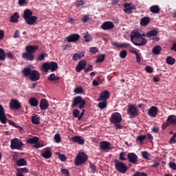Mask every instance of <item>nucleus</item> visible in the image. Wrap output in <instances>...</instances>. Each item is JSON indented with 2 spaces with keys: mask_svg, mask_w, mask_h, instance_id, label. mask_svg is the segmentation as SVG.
<instances>
[{
  "mask_svg": "<svg viewBox=\"0 0 176 176\" xmlns=\"http://www.w3.org/2000/svg\"><path fill=\"white\" fill-rule=\"evenodd\" d=\"M22 74L25 78H29L32 82H36L41 79V73L38 70L31 69L30 67L23 68Z\"/></svg>",
  "mask_w": 176,
  "mask_h": 176,
  "instance_id": "f257e3e1",
  "label": "nucleus"
},
{
  "mask_svg": "<svg viewBox=\"0 0 176 176\" xmlns=\"http://www.w3.org/2000/svg\"><path fill=\"white\" fill-rule=\"evenodd\" d=\"M39 49L38 45H27L25 47L26 52L22 54L23 58L28 61H34V53Z\"/></svg>",
  "mask_w": 176,
  "mask_h": 176,
  "instance_id": "f03ea898",
  "label": "nucleus"
},
{
  "mask_svg": "<svg viewBox=\"0 0 176 176\" xmlns=\"http://www.w3.org/2000/svg\"><path fill=\"white\" fill-rule=\"evenodd\" d=\"M23 19L28 25H33L38 20V17L36 16H32V11L30 9H26L23 12Z\"/></svg>",
  "mask_w": 176,
  "mask_h": 176,
  "instance_id": "7ed1b4c3",
  "label": "nucleus"
},
{
  "mask_svg": "<svg viewBox=\"0 0 176 176\" xmlns=\"http://www.w3.org/2000/svg\"><path fill=\"white\" fill-rule=\"evenodd\" d=\"M58 68V65L56 62H46L44 63L41 67V71L43 72H49V71H51V72H54L57 71Z\"/></svg>",
  "mask_w": 176,
  "mask_h": 176,
  "instance_id": "20e7f679",
  "label": "nucleus"
},
{
  "mask_svg": "<svg viewBox=\"0 0 176 176\" xmlns=\"http://www.w3.org/2000/svg\"><path fill=\"white\" fill-rule=\"evenodd\" d=\"M78 109H83L86 105V100L81 96L74 97L72 100V108H75L76 107H78Z\"/></svg>",
  "mask_w": 176,
  "mask_h": 176,
  "instance_id": "39448f33",
  "label": "nucleus"
},
{
  "mask_svg": "<svg viewBox=\"0 0 176 176\" xmlns=\"http://www.w3.org/2000/svg\"><path fill=\"white\" fill-rule=\"evenodd\" d=\"M87 159H89V157L86 153L83 152L78 153L74 159V164L76 166H82V164L87 162Z\"/></svg>",
  "mask_w": 176,
  "mask_h": 176,
  "instance_id": "423d86ee",
  "label": "nucleus"
},
{
  "mask_svg": "<svg viewBox=\"0 0 176 176\" xmlns=\"http://www.w3.org/2000/svg\"><path fill=\"white\" fill-rule=\"evenodd\" d=\"M11 149H17L18 151H23V148H24V143L18 138H14L11 140L10 144Z\"/></svg>",
  "mask_w": 176,
  "mask_h": 176,
  "instance_id": "0eeeda50",
  "label": "nucleus"
},
{
  "mask_svg": "<svg viewBox=\"0 0 176 176\" xmlns=\"http://www.w3.org/2000/svg\"><path fill=\"white\" fill-rule=\"evenodd\" d=\"M114 163L116 170L119 171V173H121V174H125V173L127 172V170H129V168H127V166H126L124 163L118 161V160H114Z\"/></svg>",
  "mask_w": 176,
  "mask_h": 176,
  "instance_id": "6e6552de",
  "label": "nucleus"
},
{
  "mask_svg": "<svg viewBox=\"0 0 176 176\" xmlns=\"http://www.w3.org/2000/svg\"><path fill=\"white\" fill-rule=\"evenodd\" d=\"M127 114L131 118H137L138 116V109L134 104H128Z\"/></svg>",
  "mask_w": 176,
  "mask_h": 176,
  "instance_id": "1a4fd4ad",
  "label": "nucleus"
},
{
  "mask_svg": "<svg viewBox=\"0 0 176 176\" xmlns=\"http://www.w3.org/2000/svg\"><path fill=\"white\" fill-rule=\"evenodd\" d=\"M122 122V114L118 112L113 113L110 118V123L116 124Z\"/></svg>",
  "mask_w": 176,
  "mask_h": 176,
  "instance_id": "9d476101",
  "label": "nucleus"
},
{
  "mask_svg": "<svg viewBox=\"0 0 176 176\" xmlns=\"http://www.w3.org/2000/svg\"><path fill=\"white\" fill-rule=\"evenodd\" d=\"M26 142L27 144H34V148H36V149H38V148H42V145L39 143V138L36 136L28 139Z\"/></svg>",
  "mask_w": 176,
  "mask_h": 176,
  "instance_id": "9b49d317",
  "label": "nucleus"
},
{
  "mask_svg": "<svg viewBox=\"0 0 176 176\" xmlns=\"http://www.w3.org/2000/svg\"><path fill=\"white\" fill-rule=\"evenodd\" d=\"M132 43H133V45H135V46H145V45L148 43V40H146V38H143L142 36L141 37L136 38V40H133V41H132Z\"/></svg>",
  "mask_w": 176,
  "mask_h": 176,
  "instance_id": "f8f14e48",
  "label": "nucleus"
},
{
  "mask_svg": "<svg viewBox=\"0 0 176 176\" xmlns=\"http://www.w3.org/2000/svg\"><path fill=\"white\" fill-rule=\"evenodd\" d=\"M127 159L129 163H132V164H137L138 163V156L134 153H129L127 154Z\"/></svg>",
  "mask_w": 176,
  "mask_h": 176,
  "instance_id": "ddd939ff",
  "label": "nucleus"
},
{
  "mask_svg": "<svg viewBox=\"0 0 176 176\" xmlns=\"http://www.w3.org/2000/svg\"><path fill=\"white\" fill-rule=\"evenodd\" d=\"M10 109H20L21 108V104L19 100L16 99H12L10 102Z\"/></svg>",
  "mask_w": 176,
  "mask_h": 176,
  "instance_id": "4468645a",
  "label": "nucleus"
},
{
  "mask_svg": "<svg viewBox=\"0 0 176 176\" xmlns=\"http://www.w3.org/2000/svg\"><path fill=\"white\" fill-rule=\"evenodd\" d=\"M8 118H6V114L5 113V109L2 104H0V122L3 124H6Z\"/></svg>",
  "mask_w": 176,
  "mask_h": 176,
  "instance_id": "2eb2a0df",
  "label": "nucleus"
},
{
  "mask_svg": "<svg viewBox=\"0 0 176 176\" xmlns=\"http://www.w3.org/2000/svg\"><path fill=\"white\" fill-rule=\"evenodd\" d=\"M124 13H127L128 14H131L133 13V10H135V6L126 3L124 4Z\"/></svg>",
  "mask_w": 176,
  "mask_h": 176,
  "instance_id": "dca6fc26",
  "label": "nucleus"
},
{
  "mask_svg": "<svg viewBox=\"0 0 176 176\" xmlns=\"http://www.w3.org/2000/svg\"><path fill=\"white\" fill-rule=\"evenodd\" d=\"M80 38V36L78 34H72L66 37L67 42H78Z\"/></svg>",
  "mask_w": 176,
  "mask_h": 176,
  "instance_id": "f3484780",
  "label": "nucleus"
},
{
  "mask_svg": "<svg viewBox=\"0 0 176 176\" xmlns=\"http://www.w3.org/2000/svg\"><path fill=\"white\" fill-rule=\"evenodd\" d=\"M101 28L104 31H107L108 30H112L113 28H115V25L111 21H105L102 24Z\"/></svg>",
  "mask_w": 176,
  "mask_h": 176,
  "instance_id": "a211bd4d",
  "label": "nucleus"
},
{
  "mask_svg": "<svg viewBox=\"0 0 176 176\" xmlns=\"http://www.w3.org/2000/svg\"><path fill=\"white\" fill-rule=\"evenodd\" d=\"M100 148L102 151H108V149H111V143L107 141H102L100 142Z\"/></svg>",
  "mask_w": 176,
  "mask_h": 176,
  "instance_id": "6ab92c4d",
  "label": "nucleus"
},
{
  "mask_svg": "<svg viewBox=\"0 0 176 176\" xmlns=\"http://www.w3.org/2000/svg\"><path fill=\"white\" fill-rule=\"evenodd\" d=\"M108 98H109V91H103L102 93H100L98 101H107Z\"/></svg>",
  "mask_w": 176,
  "mask_h": 176,
  "instance_id": "aec40b11",
  "label": "nucleus"
},
{
  "mask_svg": "<svg viewBox=\"0 0 176 176\" xmlns=\"http://www.w3.org/2000/svg\"><path fill=\"white\" fill-rule=\"evenodd\" d=\"M86 64H87L86 60H80L76 67V72H80V71L85 69V68H86Z\"/></svg>",
  "mask_w": 176,
  "mask_h": 176,
  "instance_id": "412c9836",
  "label": "nucleus"
},
{
  "mask_svg": "<svg viewBox=\"0 0 176 176\" xmlns=\"http://www.w3.org/2000/svg\"><path fill=\"white\" fill-rule=\"evenodd\" d=\"M157 111H159L157 107L152 106L148 111V116H151L152 118L156 117V116L157 115Z\"/></svg>",
  "mask_w": 176,
  "mask_h": 176,
  "instance_id": "4be33fe9",
  "label": "nucleus"
},
{
  "mask_svg": "<svg viewBox=\"0 0 176 176\" xmlns=\"http://www.w3.org/2000/svg\"><path fill=\"white\" fill-rule=\"evenodd\" d=\"M49 108V102L46 99H41L40 102V109L41 111H46Z\"/></svg>",
  "mask_w": 176,
  "mask_h": 176,
  "instance_id": "5701e85b",
  "label": "nucleus"
},
{
  "mask_svg": "<svg viewBox=\"0 0 176 176\" xmlns=\"http://www.w3.org/2000/svg\"><path fill=\"white\" fill-rule=\"evenodd\" d=\"M41 156L44 157V159H50V157H52V151L49 148H46L42 151Z\"/></svg>",
  "mask_w": 176,
  "mask_h": 176,
  "instance_id": "b1692460",
  "label": "nucleus"
},
{
  "mask_svg": "<svg viewBox=\"0 0 176 176\" xmlns=\"http://www.w3.org/2000/svg\"><path fill=\"white\" fill-rule=\"evenodd\" d=\"M111 45L113 46H114L115 47H119L120 49H122L123 47L124 48H127V47H130V44L127 43H121V44H119L118 42L116 41H113L111 43Z\"/></svg>",
  "mask_w": 176,
  "mask_h": 176,
  "instance_id": "393cba45",
  "label": "nucleus"
},
{
  "mask_svg": "<svg viewBox=\"0 0 176 176\" xmlns=\"http://www.w3.org/2000/svg\"><path fill=\"white\" fill-rule=\"evenodd\" d=\"M131 42H133L136 39H138V38L142 37L141 33H140L138 31H132L131 33Z\"/></svg>",
  "mask_w": 176,
  "mask_h": 176,
  "instance_id": "a878e982",
  "label": "nucleus"
},
{
  "mask_svg": "<svg viewBox=\"0 0 176 176\" xmlns=\"http://www.w3.org/2000/svg\"><path fill=\"white\" fill-rule=\"evenodd\" d=\"M149 23H151V18L148 16H144L140 20V25L142 27H146Z\"/></svg>",
  "mask_w": 176,
  "mask_h": 176,
  "instance_id": "bb28decb",
  "label": "nucleus"
},
{
  "mask_svg": "<svg viewBox=\"0 0 176 176\" xmlns=\"http://www.w3.org/2000/svg\"><path fill=\"white\" fill-rule=\"evenodd\" d=\"M71 141L77 142V144H79L80 145H83V144H85V140H83L80 136H74L72 138Z\"/></svg>",
  "mask_w": 176,
  "mask_h": 176,
  "instance_id": "cd10ccee",
  "label": "nucleus"
},
{
  "mask_svg": "<svg viewBox=\"0 0 176 176\" xmlns=\"http://www.w3.org/2000/svg\"><path fill=\"white\" fill-rule=\"evenodd\" d=\"M19 18L20 15L19 14V12H15L10 16V21L11 23H19Z\"/></svg>",
  "mask_w": 176,
  "mask_h": 176,
  "instance_id": "c85d7f7f",
  "label": "nucleus"
},
{
  "mask_svg": "<svg viewBox=\"0 0 176 176\" xmlns=\"http://www.w3.org/2000/svg\"><path fill=\"white\" fill-rule=\"evenodd\" d=\"M159 34V32H157V30L156 29L148 31L146 34V36L147 38H152V36H157V34Z\"/></svg>",
  "mask_w": 176,
  "mask_h": 176,
  "instance_id": "c756f323",
  "label": "nucleus"
},
{
  "mask_svg": "<svg viewBox=\"0 0 176 176\" xmlns=\"http://www.w3.org/2000/svg\"><path fill=\"white\" fill-rule=\"evenodd\" d=\"M82 57H85V54L83 52L76 53L73 54L72 60H74V61H78V60H80Z\"/></svg>",
  "mask_w": 176,
  "mask_h": 176,
  "instance_id": "7c9ffc66",
  "label": "nucleus"
},
{
  "mask_svg": "<svg viewBox=\"0 0 176 176\" xmlns=\"http://www.w3.org/2000/svg\"><path fill=\"white\" fill-rule=\"evenodd\" d=\"M29 104L31 107H38V104H39V101L36 98H30L29 99Z\"/></svg>",
  "mask_w": 176,
  "mask_h": 176,
  "instance_id": "2f4dec72",
  "label": "nucleus"
},
{
  "mask_svg": "<svg viewBox=\"0 0 176 176\" xmlns=\"http://www.w3.org/2000/svg\"><path fill=\"white\" fill-rule=\"evenodd\" d=\"M18 167H22L23 166H27V161L24 158H21L16 162Z\"/></svg>",
  "mask_w": 176,
  "mask_h": 176,
  "instance_id": "473e14b6",
  "label": "nucleus"
},
{
  "mask_svg": "<svg viewBox=\"0 0 176 176\" xmlns=\"http://www.w3.org/2000/svg\"><path fill=\"white\" fill-rule=\"evenodd\" d=\"M166 120L169 124H176V117L174 115L169 116Z\"/></svg>",
  "mask_w": 176,
  "mask_h": 176,
  "instance_id": "72a5a7b5",
  "label": "nucleus"
},
{
  "mask_svg": "<svg viewBox=\"0 0 176 176\" xmlns=\"http://www.w3.org/2000/svg\"><path fill=\"white\" fill-rule=\"evenodd\" d=\"M160 52H162V47L160 45H156L152 49L153 54H160Z\"/></svg>",
  "mask_w": 176,
  "mask_h": 176,
  "instance_id": "f704fd0d",
  "label": "nucleus"
},
{
  "mask_svg": "<svg viewBox=\"0 0 176 176\" xmlns=\"http://www.w3.org/2000/svg\"><path fill=\"white\" fill-rule=\"evenodd\" d=\"M150 12H151V13L157 14L160 12V8L159 7V6H152L151 7H150Z\"/></svg>",
  "mask_w": 176,
  "mask_h": 176,
  "instance_id": "c9c22d12",
  "label": "nucleus"
},
{
  "mask_svg": "<svg viewBox=\"0 0 176 176\" xmlns=\"http://www.w3.org/2000/svg\"><path fill=\"white\" fill-rule=\"evenodd\" d=\"M41 118H39V116H33L32 117V123L33 124H39L41 123V122H39Z\"/></svg>",
  "mask_w": 176,
  "mask_h": 176,
  "instance_id": "e433bc0d",
  "label": "nucleus"
},
{
  "mask_svg": "<svg viewBox=\"0 0 176 176\" xmlns=\"http://www.w3.org/2000/svg\"><path fill=\"white\" fill-rule=\"evenodd\" d=\"M166 64H168V65H174V64H175V58H173V56H168L166 58Z\"/></svg>",
  "mask_w": 176,
  "mask_h": 176,
  "instance_id": "4c0bfd02",
  "label": "nucleus"
},
{
  "mask_svg": "<svg viewBox=\"0 0 176 176\" xmlns=\"http://www.w3.org/2000/svg\"><path fill=\"white\" fill-rule=\"evenodd\" d=\"M58 79H60V77L56 76L54 74H50L48 77V80L50 82H54L56 80H58Z\"/></svg>",
  "mask_w": 176,
  "mask_h": 176,
  "instance_id": "58836bf2",
  "label": "nucleus"
},
{
  "mask_svg": "<svg viewBox=\"0 0 176 176\" xmlns=\"http://www.w3.org/2000/svg\"><path fill=\"white\" fill-rule=\"evenodd\" d=\"M6 58V54L5 53V51L3 49L0 48V61H5V59Z\"/></svg>",
  "mask_w": 176,
  "mask_h": 176,
  "instance_id": "ea45409f",
  "label": "nucleus"
},
{
  "mask_svg": "<svg viewBox=\"0 0 176 176\" xmlns=\"http://www.w3.org/2000/svg\"><path fill=\"white\" fill-rule=\"evenodd\" d=\"M17 174H27L28 173V168H21L16 169Z\"/></svg>",
  "mask_w": 176,
  "mask_h": 176,
  "instance_id": "a19ab883",
  "label": "nucleus"
},
{
  "mask_svg": "<svg viewBox=\"0 0 176 176\" xmlns=\"http://www.w3.org/2000/svg\"><path fill=\"white\" fill-rule=\"evenodd\" d=\"M98 107L100 109H104V108H107V100H102V102L98 103Z\"/></svg>",
  "mask_w": 176,
  "mask_h": 176,
  "instance_id": "79ce46f5",
  "label": "nucleus"
},
{
  "mask_svg": "<svg viewBox=\"0 0 176 176\" xmlns=\"http://www.w3.org/2000/svg\"><path fill=\"white\" fill-rule=\"evenodd\" d=\"M73 116L74 118H78L79 120V116H80V111L78 109H76L73 111Z\"/></svg>",
  "mask_w": 176,
  "mask_h": 176,
  "instance_id": "37998d69",
  "label": "nucleus"
},
{
  "mask_svg": "<svg viewBox=\"0 0 176 176\" xmlns=\"http://www.w3.org/2000/svg\"><path fill=\"white\" fill-rule=\"evenodd\" d=\"M74 93H76V94H82V93H83V88H82V87H76Z\"/></svg>",
  "mask_w": 176,
  "mask_h": 176,
  "instance_id": "c03bdc74",
  "label": "nucleus"
},
{
  "mask_svg": "<svg viewBox=\"0 0 176 176\" xmlns=\"http://www.w3.org/2000/svg\"><path fill=\"white\" fill-rule=\"evenodd\" d=\"M105 60V55L101 54L97 57L96 63H102Z\"/></svg>",
  "mask_w": 176,
  "mask_h": 176,
  "instance_id": "a18cd8bd",
  "label": "nucleus"
},
{
  "mask_svg": "<svg viewBox=\"0 0 176 176\" xmlns=\"http://www.w3.org/2000/svg\"><path fill=\"white\" fill-rule=\"evenodd\" d=\"M54 139L55 142H56V144L61 142V137H60V134L58 133L55 134Z\"/></svg>",
  "mask_w": 176,
  "mask_h": 176,
  "instance_id": "49530a36",
  "label": "nucleus"
},
{
  "mask_svg": "<svg viewBox=\"0 0 176 176\" xmlns=\"http://www.w3.org/2000/svg\"><path fill=\"white\" fill-rule=\"evenodd\" d=\"M57 155L60 160H61L62 162H65V160H67V157L65 156V155L61 154L60 153H57Z\"/></svg>",
  "mask_w": 176,
  "mask_h": 176,
  "instance_id": "de8ad7c7",
  "label": "nucleus"
},
{
  "mask_svg": "<svg viewBox=\"0 0 176 176\" xmlns=\"http://www.w3.org/2000/svg\"><path fill=\"white\" fill-rule=\"evenodd\" d=\"M126 56H127V51L122 50L121 52H120V58H126Z\"/></svg>",
  "mask_w": 176,
  "mask_h": 176,
  "instance_id": "09e8293b",
  "label": "nucleus"
},
{
  "mask_svg": "<svg viewBox=\"0 0 176 176\" xmlns=\"http://www.w3.org/2000/svg\"><path fill=\"white\" fill-rule=\"evenodd\" d=\"M75 5L77 8H79V6H83L85 5V0H78L76 2Z\"/></svg>",
  "mask_w": 176,
  "mask_h": 176,
  "instance_id": "8fccbe9b",
  "label": "nucleus"
},
{
  "mask_svg": "<svg viewBox=\"0 0 176 176\" xmlns=\"http://www.w3.org/2000/svg\"><path fill=\"white\" fill-rule=\"evenodd\" d=\"M144 140H146V135H141L137 137V141H140V142H142Z\"/></svg>",
  "mask_w": 176,
  "mask_h": 176,
  "instance_id": "3c124183",
  "label": "nucleus"
},
{
  "mask_svg": "<svg viewBox=\"0 0 176 176\" xmlns=\"http://www.w3.org/2000/svg\"><path fill=\"white\" fill-rule=\"evenodd\" d=\"M89 52L94 54H97V53H98V49H97L96 47H92L90 48Z\"/></svg>",
  "mask_w": 176,
  "mask_h": 176,
  "instance_id": "603ef678",
  "label": "nucleus"
},
{
  "mask_svg": "<svg viewBox=\"0 0 176 176\" xmlns=\"http://www.w3.org/2000/svg\"><path fill=\"white\" fill-rule=\"evenodd\" d=\"M83 38L85 42H90V41H91V36H90L89 34H85Z\"/></svg>",
  "mask_w": 176,
  "mask_h": 176,
  "instance_id": "864d4df0",
  "label": "nucleus"
},
{
  "mask_svg": "<svg viewBox=\"0 0 176 176\" xmlns=\"http://www.w3.org/2000/svg\"><path fill=\"white\" fill-rule=\"evenodd\" d=\"M45 60V54H41L36 58L37 61H43Z\"/></svg>",
  "mask_w": 176,
  "mask_h": 176,
  "instance_id": "5fc2aeb1",
  "label": "nucleus"
},
{
  "mask_svg": "<svg viewBox=\"0 0 176 176\" xmlns=\"http://www.w3.org/2000/svg\"><path fill=\"white\" fill-rule=\"evenodd\" d=\"M169 142L170 144H175V142H176V133H173V136L170 139Z\"/></svg>",
  "mask_w": 176,
  "mask_h": 176,
  "instance_id": "6e6d98bb",
  "label": "nucleus"
},
{
  "mask_svg": "<svg viewBox=\"0 0 176 176\" xmlns=\"http://www.w3.org/2000/svg\"><path fill=\"white\" fill-rule=\"evenodd\" d=\"M133 176H148V175L144 172H136L133 174Z\"/></svg>",
  "mask_w": 176,
  "mask_h": 176,
  "instance_id": "4d7b16f0",
  "label": "nucleus"
},
{
  "mask_svg": "<svg viewBox=\"0 0 176 176\" xmlns=\"http://www.w3.org/2000/svg\"><path fill=\"white\" fill-rule=\"evenodd\" d=\"M168 166H169L170 168H172V170H176L175 162H169Z\"/></svg>",
  "mask_w": 176,
  "mask_h": 176,
  "instance_id": "13d9d810",
  "label": "nucleus"
},
{
  "mask_svg": "<svg viewBox=\"0 0 176 176\" xmlns=\"http://www.w3.org/2000/svg\"><path fill=\"white\" fill-rule=\"evenodd\" d=\"M90 20V18L89 17V16L87 15H85L82 19H81V21L82 23H87L88 21Z\"/></svg>",
  "mask_w": 176,
  "mask_h": 176,
  "instance_id": "bf43d9fd",
  "label": "nucleus"
},
{
  "mask_svg": "<svg viewBox=\"0 0 176 176\" xmlns=\"http://www.w3.org/2000/svg\"><path fill=\"white\" fill-rule=\"evenodd\" d=\"M135 56H136V62L138 64H141V54L138 52Z\"/></svg>",
  "mask_w": 176,
  "mask_h": 176,
  "instance_id": "052dcab7",
  "label": "nucleus"
},
{
  "mask_svg": "<svg viewBox=\"0 0 176 176\" xmlns=\"http://www.w3.org/2000/svg\"><path fill=\"white\" fill-rule=\"evenodd\" d=\"M142 156L143 159H145L146 160H148L149 159V157H148V152L146 151H142Z\"/></svg>",
  "mask_w": 176,
  "mask_h": 176,
  "instance_id": "680f3d73",
  "label": "nucleus"
},
{
  "mask_svg": "<svg viewBox=\"0 0 176 176\" xmlns=\"http://www.w3.org/2000/svg\"><path fill=\"white\" fill-rule=\"evenodd\" d=\"M145 70L148 74H152L153 72V69L151 66H146Z\"/></svg>",
  "mask_w": 176,
  "mask_h": 176,
  "instance_id": "e2e57ef3",
  "label": "nucleus"
},
{
  "mask_svg": "<svg viewBox=\"0 0 176 176\" xmlns=\"http://www.w3.org/2000/svg\"><path fill=\"white\" fill-rule=\"evenodd\" d=\"M89 167H90L92 173H96V170L97 169V168L96 167V165H94V164L90 163Z\"/></svg>",
  "mask_w": 176,
  "mask_h": 176,
  "instance_id": "0e129e2a",
  "label": "nucleus"
},
{
  "mask_svg": "<svg viewBox=\"0 0 176 176\" xmlns=\"http://www.w3.org/2000/svg\"><path fill=\"white\" fill-rule=\"evenodd\" d=\"M18 3H19V6H25V5H27V1L19 0Z\"/></svg>",
  "mask_w": 176,
  "mask_h": 176,
  "instance_id": "69168bd1",
  "label": "nucleus"
},
{
  "mask_svg": "<svg viewBox=\"0 0 176 176\" xmlns=\"http://www.w3.org/2000/svg\"><path fill=\"white\" fill-rule=\"evenodd\" d=\"M90 71H93V65H89L88 67L85 69V74H87V72H90Z\"/></svg>",
  "mask_w": 176,
  "mask_h": 176,
  "instance_id": "338daca9",
  "label": "nucleus"
},
{
  "mask_svg": "<svg viewBox=\"0 0 176 176\" xmlns=\"http://www.w3.org/2000/svg\"><path fill=\"white\" fill-rule=\"evenodd\" d=\"M62 174H64L65 175L69 176V171L65 168L61 169Z\"/></svg>",
  "mask_w": 176,
  "mask_h": 176,
  "instance_id": "774afa93",
  "label": "nucleus"
}]
</instances>
